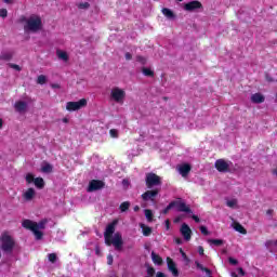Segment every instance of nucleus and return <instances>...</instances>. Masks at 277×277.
<instances>
[{"mask_svg":"<svg viewBox=\"0 0 277 277\" xmlns=\"http://www.w3.org/2000/svg\"><path fill=\"white\" fill-rule=\"evenodd\" d=\"M114 233H116V222H113L107 225L106 230L104 233V239L106 246H114L115 250H122V246L124 241H122V235L120 233H116L114 236Z\"/></svg>","mask_w":277,"mask_h":277,"instance_id":"1","label":"nucleus"},{"mask_svg":"<svg viewBox=\"0 0 277 277\" xmlns=\"http://www.w3.org/2000/svg\"><path fill=\"white\" fill-rule=\"evenodd\" d=\"M49 221H47V219L41 220L39 223H36L31 220H24L22 223L23 228H26L27 230H31L36 237V239L38 241H40V239H42V237L44 236V234L40 230H44V228H47V223Z\"/></svg>","mask_w":277,"mask_h":277,"instance_id":"2","label":"nucleus"},{"mask_svg":"<svg viewBox=\"0 0 277 277\" xmlns=\"http://www.w3.org/2000/svg\"><path fill=\"white\" fill-rule=\"evenodd\" d=\"M19 23H26V25H24L25 31H31L32 34H36L42 29V18L40 15H31L29 18H27L25 15H22Z\"/></svg>","mask_w":277,"mask_h":277,"instance_id":"3","label":"nucleus"},{"mask_svg":"<svg viewBox=\"0 0 277 277\" xmlns=\"http://www.w3.org/2000/svg\"><path fill=\"white\" fill-rule=\"evenodd\" d=\"M1 250L2 252L11 253L14 251L16 241L10 234L3 233L0 237Z\"/></svg>","mask_w":277,"mask_h":277,"instance_id":"4","label":"nucleus"},{"mask_svg":"<svg viewBox=\"0 0 277 277\" xmlns=\"http://www.w3.org/2000/svg\"><path fill=\"white\" fill-rule=\"evenodd\" d=\"M161 176L154 172L146 173L145 185L147 189H153V187H161Z\"/></svg>","mask_w":277,"mask_h":277,"instance_id":"5","label":"nucleus"},{"mask_svg":"<svg viewBox=\"0 0 277 277\" xmlns=\"http://www.w3.org/2000/svg\"><path fill=\"white\" fill-rule=\"evenodd\" d=\"M110 98L115 101V103H124V98H127V91L119 87H115L110 91Z\"/></svg>","mask_w":277,"mask_h":277,"instance_id":"6","label":"nucleus"},{"mask_svg":"<svg viewBox=\"0 0 277 277\" xmlns=\"http://www.w3.org/2000/svg\"><path fill=\"white\" fill-rule=\"evenodd\" d=\"M161 192V188H154L149 190H146L141 195V198L144 202H155V198L159 196V193Z\"/></svg>","mask_w":277,"mask_h":277,"instance_id":"7","label":"nucleus"},{"mask_svg":"<svg viewBox=\"0 0 277 277\" xmlns=\"http://www.w3.org/2000/svg\"><path fill=\"white\" fill-rule=\"evenodd\" d=\"M88 100L81 98L78 102H67L66 109L67 111H79L82 107H87Z\"/></svg>","mask_w":277,"mask_h":277,"instance_id":"8","label":"nucleus"},{"mask_svg":"<svg viewBox=\"0 0 277 277\" xmlns=\"http://www.w3.org/2000/svg\"><path fill=\"white\" fill-rule=\"evenodd\" d=\"M104 187H105V182H103L101 180H92L89 183L87 192H89V193L98 192L100 189H103Z\"/></svg>","mask_w":277,"mask_h":277,"instance_id":"9","label":"nucleus"},{"mask_svg":"<svg viewBox=\"0 0 277 277\" xmlns=\"http://www.w3.org/2000/svg\"><path fill=\"white\" fill-rule=\"evenodd\" d=\"M214 168H216L217 172H230V166L224 159H217L214 163Z\"/></svg>","mask_w":277,"mask_h":277,"instance_id":"10","label":"nucleus"},{"mask_svg":"<svg viewBox=\"0 0 277 277\" xmlns=\"http://www.w3.org/2000/svg\"><path fill=\"white\" fill-rule=\"evenodd\" d=\"M173 203L180 213H192V208H189V206H187L185 201L179 199V200H173Z\"/></svg>","mask_w":277,"mask_h":277,"instance_id":"11","label":"nucleus"},{"mask_svg":"<svg viewBox=\"0 0 277 277\" xmlns=\"http://www.w3.org/2000/svg\"><path fill=\"white\" fill-rule=\"evenodd\" d=\"M186 12H196V10H202V2L195 0L184 4Z\"/></svg>","mask_w":277,"mask_h":277,"instance_id":"12","label":"nucleus"},{"mask_svg":"<svg viewBox=\"0 0 277 277\" xmlns=\"http://www.w3.org/2000/svg\"><path fill=\"white\" fill-rule=\"evenodd\" d=\"M182 237H184L185 241H189L192 239V228L187 223H183L180 229Z\"/></svg>","mask_w":277,"mask_h":277,"instance_id":"13","label":"nucleus"},{"mask_svg":"<svg viewBox=\"0 0 277 277\" xmlns=\"http://www.w3.org/2000/svg\"><path fill=\"white\" fill-rule=\"evenodd\" d=\"M167 265L172 276L179 277V268L176 267V263L174 262V260H172V258H167Z\"/></svg>","mask_w":277,"mask_h":277,"instance_id":"14","label":"nucleus"},{"mask_svg":"<svg viewBox=\"0 0 277 277\" xmlns=\"http://www.w3.org/2000/svg\"><path fill=\"white\" fill-rule=\"evenodd\" d=\"M179 172H180L181 176H183V177L187 176L189 174V172H192V164L184 163V164L180 166Z\"/></svg>","mask_w":277,"mask_h":277,"instance_id":"15","label":"nucleus"},{"mask_svg":"<svg viewBox=\"0 0 277 277\" xmlns=\"http://www.w3.org/2000/svg\"><path fill=\"white\" fill-rule=\"evenodd\" d=\"M14 108L19 114H23V111H27V103L24 101H17L14 105Z\"/></svg>","mask_w":277,"mask_h":277,"instance_id":"16","label":"nucleus"},{"mask_svg":"<svg viewBox=\"0 0 277 277\" xmlns=\"http://www.w3.org/2000/svg\"><path fill=\"white\" fill-rule=\"evenodd\" d=\"M251 102L255 103L256 105L265 103V96H263L261 93H254L251 95Z\"/></svg>","mask_w":277,"mask_h":277,"instance_id":"17","label":"nucleus"},{"mask_svg":"<svg viewBox=\"0 0 277 277\" xmlns=\"http://www.w3.org/2000/svg\"><path fill=\"white\" fill-rule=\"evenodd\" d=\"M36 197V189L34 188H28L24 195L23 198L27 200V202L34 200V198Z\"/></svg>","mask_w":277,"mask_h":277,"instance_id":"18","label":"nucleus"},{"mask_svg":"<svg viewBox=\"0 0 277 277\" xmlns=\"http://www.w3.org/2000/svg\"><path fill=\"white\" fill-rule=\"evenodd\" d=\"M151 261L155 265H163V258L155 253V251L151 252Z\"/></svg>","mask_w":277,"mask_h":277,"instance_id":"19","label":"nucleus"},{"mask_svg":"<svg viewBox=\"0 0 277 277\" xmlns=\"http://www.w3.org/2000/svg\"><path fill=\"white\" fill-rule=\"evenodd\" d=\"M234 229L237 233H240V235H248V230L243 228V225H241L240 223H234Z\"/></svg>","mask_w":277,"mask_h":277,"instance_id":"20","label":"nucleus"},{"mask_svg":"<svg viewBox=\"0 0 277 277\" xmlns=\"http://www.w3.org/2000/svg\"><path fill=\"white\" fill-rule=\"evenodd\" d=\"M162 14L167 18H175L176 17V15H174V12L172 10L168 9V8L162 9Z\"/></svg>","mask_w":277,"mask_h":277,"instance_id":"21","label":"nucleus"},{"mask_svg":"<svg viewBox=\"0 0 277 277\" xmlns=\"http://www.w3.org/2000/svg\"><path fill=\"white\" fill-rule=\"evenodd\" d=\"M41 172H43L44 174H51V172H53V166L47 162L44 166H42Z\"/></svg>","mask_w":277,"mask_h":277,"instance_id":"22","label":"nucleus"},{"mask_svg":"<svg viewBox=\"0 0 277 277\" xmlns=\"http://www.w3.org/2000/svg\"><path fill=\"white\" fill-rule=\"evenodd\" d=\"M141 228L143 230L144 237H150V235L153 234V228H150L144 224H141Z\"/></svg>","mask_w":277,"mask_h":277,"instance_id":"23","label":"nucleus"},{"mask_svg":"<svg viewBox=\"0 0 277 277\" xmlns=\"http://www.w3.org/2000/svg\"><path fill=\"white\" fill-rule=\"evenodd\" d=\"M12 60V53L3 52L0 54V61L2 62H10Z\"/></svg>","mask_w":277,"mask_h":277,"instance_id":"24","label":"nucleus"},{"mask_svg":"<svg viewBox=\"0 0 277 277\" xmlns=\"http://www.w3.org/2000/svg\"><path fill=\"white\" fill-rule=\"evenodd\" d=\"M34 183L38 189H44V179L37 177Z\"/></svg>","mask_w":277,"mask_h":277,"instance_id":"25","label":"nucleus"},{"mask_svg":"<svg viewBox=\"0 0 277 277\" xmlns=\"http://www.w3.org/2000/svg\"><path fill=\"white\" fill-rule=\"evenodd\" d=\"M131 207V202L129 201H123L120 206L119 209L121 211V213H127V211H129V208Z\"/></svg>","mask_w":277,"mask_h":277,"instance_id":"26","label":"nucleus"},{"mask_svg":"<svg viewBox=\"0 0 277 277\" xmlns=\"http://www.w3.org/2000/svg\"><path fill=\"white\" fill-rule=\"evenodd\" d=\"M208 243L212 245V246H224V240L223 239H208Z\"/></svg>","mask_w":277,"mask_h":277,"instance_id":"27","label":"nucleus"},{"mask_svg":"<svg viewBox=\"0 0 277 277\" xmlns=\"http://www.w3.org/2000/svg\"><path fill=\"white\" fill-rule=\"evenodd\" d=\"M56 55H57L58 60H63V62H68V53H66L64 51H57Z\"/></svg>","mask_w":277,"mask_h":277,"instance_id":"28","label":"nucleus"},{"mask_svg":"<svg viewBox=\"0 0 277 277\" xmlns=\"http://www.w3.org/2000/svg\"><path fill=\"white\" fill-rule=\"evenodd\" d=\"M145 217L147 222H153L155 214L153 213V210L150 209H145Z\"/></svg>","mask_w":277,"mask_h":277,"instance_id":"29","label":"nucleus"},{"mask_svg":"<svg viewBox=\"0 0 277 277\" xmlns=\"http://www.w3.org/2000/svg\"><path fill=\"white\" fill-rule=\"evenodd\" d=\"M142 72L145 77H155V71L150 68L143 67Z\"/></svg>","mask_w":277,"mask_h":277,"instance_id":"30","label":"nucleus"},{"mask_svg":"<svg viewBox=\"0 0 277 277\" xmlns=\"http://www.w3.org/2000/svg\"><path fill=\"white\" fill-rule=\"evenodd\" d=\"M174 209V201H171L163 210L162 213L163 215H168L170 213V210Z\"/></svg>","mask_w":277,"mask_h":277,"instance_id":"31","label":"nucleus"},{"mask_svg":"<svg viewBox=\"0 0 277 277\" xmlns=\"http://www.w3.org/2000/svg\"><path fill=\"white\" fill-rule=\"evenodd\" d=\"M37 83H39V85H44V83H47V76L44 75L38 76Z\"/></svg>","mask_w":277,"mask_h":277,"instance_id":"32","label":"nucleus"},{"mask_svg":"<svg viewBox=\"0 0 277 277\" xmlns=\"http://www.w3.org/2000/svg\"><path fill=\"white\" fill-rule=\"evenodd\" d=\"M48 259L50 263H56L57 262V254L56 253H49Z\"/></svg>","mask_w":277,"mask_h":277,"instance_id":"33","label":"nucleus"},{"mask_svg":"<svg viewBox=\"0 0 277 277\" xmlns=\"http://www.w3.org/2000/svg\"><path fill=\"white\" fill-rule=\"evenodd\" d=\"M35 181H36V177H34V174L28 173L26 175V183L31 184V183H35Z\"/></svg>","mask_w":277,"mask_h":277,"instance_id":"34","label":"nucleus"},{"mask_svg":"<svg viewBox=\"0 0 277 277\" xmlns=\"http://www.w3.org/2000/svg\"><path fill=\"white\" fill-rule=\"evenodd\" d=\"M9 67L13 68V70H17V72H21L22 70L21 66L14 63H9Z\"/></svg>","mask_w":277,"mask_h":277,"instance_id":"35","label":"nucleus"},{"mask_svg":"<svg viewBox=\"0 0 277 277\" xmlns=\"http://www.w3.org/2000/svg\"><path fill=\"white\" fill-rule=\"evenodd\" d=\"M79 10H88L90 8V4L88 2H81L78 4Z\"/></svg>","mask_w":277,"mask_h":277,"instance_id":"36","label":"nucleus"},{"mask_svg":"<svg viewBox=\"0 0 277 277\" xmlns=\"http://www.w3.org/2000/svg\"><path fill=\"white\" fill-rule=\"evenodd\" d=\"M147 276H150V277L155 276V267L153 266L147 267Z\"/></svg>","mask_w":277,"mask_h":277,"instance_id":"37","label":"nucleus"},{"mask_svg":"<svg viewBox=\"0 0 277 277\" xmlns=\"http://www.w3.org/2000/svg\"><path fill=\"white\" fill-rule=\"evenodd\" d=\"M236 205H237V199H232L227 201V207H229L230 209L236 207Z\"/></svg>","mask_w":277,"mask_h":277,"instance_id":"38","label":"nucleus"},{"mask_svg":"<svg viewBox=\"0 0 277 277\" xmlns=\"http://www.w3.org/2000/svg\"><path fill=\"white\" fill-rule=\"evenodd\" d=\"M1 18H8V9H0Z\"/></svg>","mask_w":277,"mask_h":277,"instance_id":"39","label":"nucleus"},{"mask_svg":"<svg viewBox=\"0 0 277 277\" xmlns=\"http://www.w3.org/2000/svg\"><path fill=\"white\" fill-rule=\"evenodd\" d=\"M136 62L144 65V64H146V57H144L142 55H137L136 56Z\"/></svg>","mask_w":277,"mask_h":277,"instance_id":"40","label":"nucleus"},{"mask_svg":"<svg viewBox=\"0 0 277 277\" xmlns=\"http://www.w3.org/2000/svg\"><path fill=\"white\" fill-rule=\"evenodd\" d=\"M200 232L202 235H206V236L209 235V229L205 225L200 226Z\"/></svg>","mask_w":277,"mask_h":277,"instance_id":"41","label":"nucleus"},{"mask_svg":"<svg viewBox=\"0 0 277 277\" xmlns=\"http://www.w3.org/2000/svg\"><path fill=\"white\" fill-rule=\"evenodd\" d=\"M109 134H110V137H118V130H116V129H110V130H109Z\"/></svg>","mask_w":277,"mask_h":277,"instance_id":"42","label":"nucleus"},{"mask_svg":"<svg viewBox=\"0 0 277 277\" xmlns=\"http://www.w3.org/2000/svg\"><path fill=\"white\" fill-rule=\"evenodd\" d=\"M272 246H276V240H267L265 242V247L266 248H271Z\"/></svg>","mask_w":277,"mask_h":277,"instance_id":"43","label":"nucleus"},{"mask_svg":"<svg viewBox=\"0 0 277 277\" xmlns=\"http://www.w3.org/2000/svg\"><path fill=\"white\" fill-rule=\"evenodd\" d=\"M107 265H114V255L111 254L107 255Z\"/></svg>","mask_w":277,"mask_h":277,"instance_id":"44","label":"nucleus"},{"mask_svg":"<svg viewBox=\"0 0 277 277\" xmlns=\"http://www.w3.org/2000/svg\"><path fill=\"white\" fill-rule=\"evenodd\" d=\"M198 253L200 254V256H205V248L202 246L198 247Z\"/></svg>","mask_w":277,"mask_h":277,"instance_id":"45","label":"nucleus"},{"mask_svg":"<svg viewBox=\"0 0 277 277\" xmlns=\"http://www.w3.org/2000/svg\"><path fill=\"white\" fill-rule=\"evenodd\" d=\"M180 252H181L184 261H189V258H187V254L185 253V251H183V249H180Z\"/></svg>","mask_w":277,"mask_h":277,"instance_id":"46","label":"nucleus"},{"mask_svg":"<svg viewBox=\"0 0 277 277\" xmlns=\"http://www.w3.org/2000/svg\"><path fill=\"white\" fill-rule=\"evenodd\" d=\"M228 262L230 263V265H237V263H239L236 259L234 258H229Z\"/></svg>","mask_w":277,"mask_h":277,"instance_id":"47","label":"nucleus"},{"mask_svg":"<svg viewBox=\"0 0 277 277\" xmlns=\"http://www.w3.org/2000/svg\"><path fill=\"white\" fill-rule=\"evenodd\" d=\"M126 60L129 62L131 60H133V55L130 52L126 53Z\"/></svg>","mask_w":277,"mask_h":277,"instance_id":"48","label":"nucleus"},{"mask_svg":"<svg viewBox=\"0 0 277 277\" xmlns=\"http://www.w3.org/2000/svg\"><path fill=\"white\" fill-rule=\"evenodd\" d=\"M192 219H193L197 224L200 223V217H198V215L193 214V215H192Z\"/></svg>","mask_w":277,"mask_h":277,"instance_id":"49","label":"nucleus"},{"mask_svg":"<svg viewBox=\"0 0 277 277\" xmlns=\"http://www.w3.org/2000/svg\"><path fill=\"white\" fill-rule=\"evenodd\" d=\"M238 274H239L240 276H246V271H243L242 267H239V268H238Z\"/></svg>","mask_w":277,"mask_h":277,"instance_id":"50","label":"nucleus"},{"mask_svg":"<svg viewBox=\"0 0 277 277\" xmlns=\"http://www.w3.org/2000/svg\"><path fill=\"white\" fill-rule=\"evenodd\" d=\"M174 241H175V243L177 246H181L183 243V239L182 238H175Z\"/></svg>","mask_w":277,"mask_h":277,"instance_id":"51","label":"nucleus"},{"mask_svg":"<svg viewBox=\"0 0 277 277\" xmlns=\"http://www.w3.org/2000/svg\"><path fill=\"white\" fill-rule=\"evenodd\" d=\"M266 215H274V210L268 209V210L266 211Z\"/></svg>","mask_w":277,"mask_h":277,"instance_id":"52","label":"nucleus"},{"mask_svg":"<svg viewBox=\"0 0 277 277\" xmlns=\"http://www.w3.org/2000/svg\"><path fill=\"white\" fill-rule=\"evenodd\" d=\"M156 277H166V275H164L163 273H161V272H158V273L156 274Z\"/></svg>","mask_w":277,"mask_h":277,"instance_id":"53","label":"nucleus"},{"mask_svg":"<svg viewBox=\"0 0 277 277\" xmlns=\"http://www.w3.org/2000/svg\"><path fill=\"white\" fill-rule=\"evenodd\" d=\"M3 1H4V3H8L9 5H11L12 3H14L13 0H3Z\"/></svg>","mask_w":277,"mask_h":277,"instance_id":"54","label":"nucleus"},{"mask_svg":"<svg viewBox=\"0 0 277 277\" xmlns=\"http://www.w3.org/2000/svg\"><path fill=\"white\" fill-rule=\"evenodd\" d=\"M133 211H134L135 213H137V211H140V206H135V207L133 208Z\"/></svg>","mask_w":277,"mask_h":277,"instance_id":"55","label":"nucleus"},{"mask_svg":"<svg viewBox=\"0 0 277 277\" xmlns=\"http://www.w3.org/2000/svg\"><path fill=\"white\" fill-rule=\"evenodd\" d=\"M0 129H3V119H0Z\"/></svg>","mask_w":277,"mask_h":277,"instance_id":"56","label":"nucleus"},{"mask_svg":"<svg viewBox=\"0 0 277 277\" xmlns=\"http://www.w3.org/2000/svg\"><path fill=\"white\" fill-rule=\"evenodd\" d=\"M272 173L277 176V168L272 171Z\"/></svg>","mask_w":277,"mask_h":277,"instance_id":"57","label":"nucleus"},{"mask_svg":"<svg viewBox=\"0 0 277 277\" xmlns=\"http://www.w3.org/2000/svg\"><path fill=\"white\" fill-rule=\"evenodd\" d=\"M230 276H232V277H239V276L237 275V273H235V272H233V273L230 274Z\"/></svg>","mask_w":277,"mask_h":277,"instance_id":"58","label":"nucleus"},{"mask_svg":"<svg viewBox=\"0 0 277 277\" xmlns=\"http://www.w3.org/2000/svg\"><path fill=\"white\" fill-rule=\"evenodd\" d=\"M63 122H64L65 124H67L68 118H63Z\"/></svg>","mask_w":277,"mask_h":277,"instance_id":"59","label":"nucleus"},{"mask_svg":"<svg viewBox=\"0 0 277 277\" xmlns=\"http://www.w3.org/2000/svg\"><path fill=\"white\" fill-rule=\"evenodd\" d=\"M95 252H96V254H100V253H101V251L98 250V248L96 249V251H95Z\"/></svg>","mask_w":277,"mask_h":277,"instance_id":"60","label":"nucleus"},{"mask_svg":"<svg viewBox=\"0 0 277 277\" xmlns=\"http://www.w3.org/2000/svg\"><path fill=\"white\" fill-rule=\"evenodd\" d=\"M167 226H170V221H167Z\"/></svg>","mask_w":277,"mask_h":277,"instance_id":"61","label":"nucleus"},{"mask_svg":"<svg viewBox=\"0 0 277 277\" xmlns=\"http://www.w3.org/2000/svg\"><path fill=\"white\" fill-rule=\"evenodd\" d=\"M163 101H168V97L164 96V97H163Z\"/></svg>","mask_w":277,"mask_h":277,"instance_id":"62","label":"nucleus"},{"mask_svg":"<svg viewBox=\"0 0 277 277\" xmlns=\"http://www.w3.org/2000/svg\"><path fill=\"white\" fill-rule=\"evenodd\" d=\"M177 1H180V2H181V1H183V0H177Z\"/></svg>","mask_w":277,"mask_h":277,"instance_id":"63","label":"nucleus"},{"mask_svg":"<svg viewBox=\"0 0 277 277\" xmlns=\"http://www.w3.org/2000/svg\"><path fill=\"white\" fill-rule=\"evenodd\" d=\"M0 259H1V254H0Z\"/></svg>","mask_w":277,"mask_h":277,"instance_id":"64","label":"nucleus"}]
</instances>
